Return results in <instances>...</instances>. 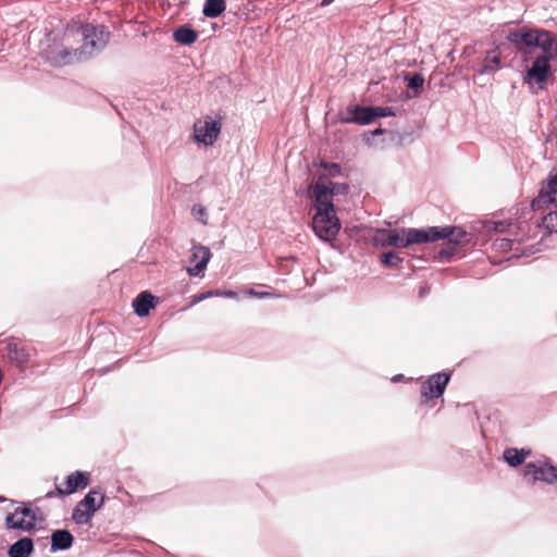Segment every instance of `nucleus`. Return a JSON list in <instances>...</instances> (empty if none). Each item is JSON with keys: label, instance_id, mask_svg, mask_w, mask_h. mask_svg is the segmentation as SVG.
<instances>
[{"label": "nucleus", "instance_id": "nucleus-1", "mask_svg": "<svg viewBox=\"0 0 557 557\" xmlns=\"http://www.w3.org/2000/svg\"><path fill=\"white\" fill-rule=\"evenodd\" d=\"M507 39L522 53L532 52L540 48L542 53L536 55L528 69L525 82L543 89L552 75L550 61L557 60V38L550 32L541 28L521 27L509 32Z\"/></svg>", "mask_w": 557, "mask_h": 557}, {"label": "nucleus", "instance_id": "nucleus-2", "mask_svg": "<svg viewBox=\"0 0 557 557\" xmlns=\"http://www.w3.org/2000/svg\"><path fill=\"white\" fill-rule=\"evenodd\" d=\"M466 232L456 226H431L426 228H377L372 237L376 247L405 248L414 244L433 243L438 239H449L458 244L466 237Z\"/></svg>", "mask_w": 557, "mask_h": 557}, {"label": "nucleus", "instance_id": "nucleus-3", "mask_svg": "<svg viewBox=\"0 0 557 557\" xmlns=\"http://www.w3.org/2000/svg\"><path fill=\"white\" fill-rule=\"evenodd\" d=\"M110 38L109 30L102 25L73 24L66 28V39L82 42L74 47L73 55L76 62L86 61L104 49Z\"/></svg>", "mask_w": 557, "mask_h": 557}, {"label": "nucleus", "instance_id": "nucleus-4", "mask_svg": "<svg viewBox=\"0 0 557 557\" xmlns=\"http://www.w3.org/2000/svg\"><path fill=\"white\" fill-rule=\"evenodd\" d=\"M73 40L66 39V30L62 38H47L46 46L41 48L42 58L53 66H64L76 62L73 55Z\"/></svg>", "mask_w": 557, "mask_h": 557}, {"label": "nucleus", "instance_id": "nucleus-5", "mask_svg": "<svg viewBox=\"0 0 557 557\" xmlns=\"http://www.w3.org/2000/svg\"><path fill=\"white\" fill-rule=\"evenodd\" d=\"M322 206V209H315L312 228L320 239L331 242L337 236L341 230V222L336 216L334 205Z\"/></svg>", "mask_w": 557, "mask_h": 557}, {"label": "nucleus", "instance_id": "nucleus-6", "mask_svg": "<svg viewBox=\"0 0 557 557\" xmlns=\"http://www.w3.org/2000/svg\"><path fill=\"white\" fill-rule=\"evenodd\" d=\"M106 496L99 490H90L85 497L78 502L72 512V519L77 524H87L92 516L104 505Z\"/></svg>", "mask_w": 557, "mask_h": 557}, {"label": "nucleus", "instance_id": "nucleus-7", "mask_svg": "<svg viewBox=\"0 0 557 557\" xmlns=\"http://www.w3.org/2000/svg\"><path fill=\"white\" fill-rule=\"evenodd\" d=\"M221 127L220 119L210 115L199 119L194 124V139L206 147L212 146L221 133Z\"/></svg>", "mask_w": 557, "mask_h": 557}, {"label": "nucleus", "instance_id": "nucleus-8", "mask_svg": "<svg viewBox=\"0 0 557 557\" xmlns=\"http://www.w3.org/2000/svg\"><path fill=\"white\" fill-rule=\"evenodd\" d=\"M523 474L525 478H531L532 483L536 481L545 482L549 485L557 483V468L548 458L528 462L524 466Z\"/></svg>", "mask_w": 557, "mask_h": 557}, {"label": "nucleus", "instance_id": "nucleus-9", "mask_svg": "<svg viewBox=\"0 0 557 557\" xmlns=\"http://www.w3.org/2000/svg\"><path fill=\"white\" fill-rule=\"evenodd\" d=\"M547 205H555L557 207V165L550 171L537 197L531 202L533 210H540Z\"/></svg>", "mask_w": 557, "mask_h": 557}, {"label": "nucleus", "instance_id": "nucleus-10", "mask_svg": "<svg viewBox=\"0 0 557 557\" xmlns=\"http://www.w3.org/2000/svg\"><path fill=\"white\" fill-rule=\"evenodd\" d=\"M448 382L449 375L446 373H436L431 375L421 385L422 397L425 399H432L442 396Z\"/></svg>", "mask_w": 557, "mask_h": 557}, {"label": "nucleus", "instance_id": "nucleus-11", "mask_svg": "<svg viewBox=\"0 0 557 557\" xmlns=\"http://www.w3.org/2000/svg\"><path fill=\"white\" fill-rule=\"evenodd\" d=\"M89 483L88 475L81 471H75L67 475L65 484L66 488L62 490L59 486H57V492H49L47 493V497H52L54 494L58 495H67L76 492L78 488H85Z\"/></svg>", "mask_w": 557, "mask_h": 557}, {"label": "nucleus", "instance_id": "nucleus-12", "mask_svg": "<svg viewBox=\"0 0 557 557\" xmlns=\"http://www.w3.org/2000/svg\"><path fill=\"white\" fill-rule=\"evenodd\" d=\"M349 114L343 117L345 123H355L359 125H368L373 122L372 107L354 106L347 109Z\"/></svg>", "mask_w": 557, "mask_h": 557}, {"label": "nucleus", "instance_id": "nucleus-13", "mask_svg": "<svg viewBox=\"0 0 557 557\" xmlns=\"http://www.w3.org/2000/svg\"><path fill=\"white\" fill-rule=\"evenodd\" d=\"M8 357L11 362L23 369L29 360V352L23 346H20L15 339L7 342Z\"/></svg>", "mask_w": 557, "mask_h": 557}, {"label": "nucleus", "instance_id": "nucleus-14", "mask_svg": "<svg viewBox=\"0 0 557 557\" xmlns=\"http://www.w3.org/2000/svg\"><path fill=\"white\" fill-rule=\"evenodd\" d=\"M37 518L30 517L29 519L24 518L17 510L14 509L12 513H9L5 518V525L8 529L29 531L36 524Z\"/></svg>", "mask_w": 557, "mask_h": 557}, {"label": "nucleus", "instance_id": "nucleus-15", "mask_svg": "<svg viewBox=\"0 0 557 557\" xmlns=\"http://www.w3.org/2000/svg\"><path fill=\"white\" fill-rule=\"evenodd\" d=\"M74 537L67 530H55L51 534V546L52 553L59 550H66L73 545Z\"/></svg>", "mask_w": 557, "mask_h": 557}, {"label": "nucleus", "instance_id": "nucleus-16", "mask_svg": "<svg viewBox=\"0 0 557 557\" xmlns=\"http://www.w3.org/2000/svg\"><path fill=\"white\" fill-rule=\"evenodd\" d=\"M312 197L314 199V208L322 209V205H333L331 201V184L330 182H318L312 187Z\"/></svg>", "mask_w": 557, "mask_h": 557}, {"label": "nucleus", "instance_id": "nucleus-17", "mask_svg": "<svg viewBox=\"0 0 557 557\" xmlns=\"http://www.w3.org/2000/svg\"><path fill=\"white\" fill-rule=\"evenodd\" d=\"M156 298L149 293V292H143L140 293L134 300H133V308L135 313L138 317H146L149 314V311L154 308Z\"/></svg>", "mask_w": 557, "mask_h": 557}, {"label": "nucleus", "instance_id": "nucleus-18", "mask_svg": "<svg viewBox=\"0 0 557 557\" xmlns=\"http://www.w3.org/2000/svg\"><path fill=\"white\" fill-rule=\"evenodd\" d=\"M500 69V52L498 49L487 51L476 72L480 75L493 74Z\"/></svg>", "mask_w": 557, "mask_h": 557}, {"label": "nucleus", "instance_id": "nucleus-19", "mask_svg": "<svg viewBox=\"0 0 557 557\" xmlns=\"http://www.w3.org/2000/svg\"><path fill=\"white\" fill-rule=\"evenodd\" d=\"M34 550L30 537H23L14 542L8 549L9 557H29Z\"/></svg>", "mask_w": 557, "mask_h": 557}, {"label": "nucleus", "instance_id": "nucleus-20", "mask_svg": "<svg viewBox=\"0 0 557 557\" xmlns=\"http://www.w3.org/2000/svg\"><path fill=\"white\" fill-rule=\"evenodd\" d=\"M531 454V450L506 448L504 450V459L511 467H518L524 462L525 458Z\"/></svg>", "mask_w": 557, "mask_h": 557}, {"label": "nucleus", "instance_id": "nucleus-21", "mask_svg": "<svg viewBox=\"0 0 557 557\" xmlns=\"http://www.w3.org/2000/svg\"><path fill=\"white\" fill-rule=\"evenodd\" d=\"M198 34L189 26H181L173 33V38L182 45H191L197 40Z\"/></svg>", "mask_w": 557, "mask_h": 557}, {"label": "nucleus", "instance_id": "nucleus-22", "mask_svg": "<svg viewBox=\"0 0 557 557\" xmlns=\"http://www.w3.org/2000/svg\"><path fill=\"white\" fill-rule=\"evenodd\" d=\"M226 9L224 0H206L202 9L205 16L214 18L221 15Z\"/></svg>", "mask_w": 557, "mask_h": 557}, {"label": "nucleus", "instance_id": "nucleus-23", "mask_svg": "<svg viewBox=\"0 0 557 557\" xmlns=\"http://www.w3.org/2000/svg\"><path fill=\"white\" fill-rule=\"evenodd\" d=\"M198 252L201 253V259L194 267L188 268L187 271L190 276H198L206 269L211 257L210 249L206 246H199Z\"/></svg>", "mask_w": 557, "mask_h": 557}, {"label": "nucleus", "instance_id": "nucleus-24", "mask_svg": "<svg viewBox=\"0 0 557 557\" xmlns=\"http://www.w3.org/2000/svg\"><path fill=\"white\" fill-rule=\"evenodd\" d=\"M406 79L408 82V88L413 90V96L420 95L423 88L424 77L419 73H414L407 75Z\"/></svg>", "mask_w": 557, "mask_h": 557}, {"label": "nucleus", "instance_id": "nucleus-25", "mask_svg": "<svg viewBox=\"0 0 557 557\" xmlns=\"http://www.w3.org/2000/svg\"><path fill=\"white\" fill-rule=\"evenodd\" d=\"M542 226L548 233H557V211H552V212L547 213L542 219Z\"/></svg>", "mask_w": 557, "mask_h": 557}, {"label": "nucleus", "instance_id": "nucleus-26", "mask_svg": "<svg viewBox=\"0 0 557 557\" xmlns=\"http://www.w3.org/2000/svg\"><path fill=\"white\" fill-rule=\"evenodd\" d=\"M382 264L386 267L396 268L403 262V258H400L398 255H396L393 251H387L382 253L380 258Z\"/></svg>", "mask_w": 557, "mask_h": 557}, {"label": "nucleus", "instance_id": "nucleus-27", "mask_svg": "<svg viewBox=\"0 0 557 557\" xmlns=\"http://www.w3.org/2000/svg\"><path fill=\"white\" fill-rule=\"evenodd\" d=\"M373 110V121L376 117H386V116H394L395 111L391 107H372Z\"/></svg>", "mask_w": 557, "mask_h": 557}, {"label": "nucleus", "instance_id": "nucleus-28", "mask_svg": "<svg viewBox=\"0 0 557 557\" xmlns=\"http://www.w3.org/2000/svg\"><path fill=\"white\" fill-rule=\"evenodd\" d=\"M515 242L508 238L496 239L494 246L502 251L512 250Z\"/></svg>", "mask_w": 557, "mask_h": 557}, {"label": "nucleus", "instance_id": "nucleus-29", "mask_svg": "<svg viewBox=\"0 0 557 557\" xmlns=\"http://www.w3.org/2000/svg\"><path fill=\"white\" fill-rule=\"evenodd\" d=\"M330 184H331V196L345 195L348 191L347 184L333 183V182H330Z\"/></svg>", "mask_w": 557, "mask_h": 557}, {"label": "nucleus", "instance_id": "nucleus-30", "mask_svg": "<svg viewBox=\"0 0 557 557\" xmlns=\"http://www.w3.org/2000/svg\"><path fill=\"white\" fill-rule=\"evenodd\" d=\"M246 294L249 295L250 297H255V298H259V299L278 297L275 293H272V292H257L255 289H248L246 292Z\"/></svg>", "mask_w": 557, "mask_h": 557}, {"label": "nucleus", "instance_id": "nucleus-31", "mask_svg": "<svg viewBox=\"0 0 557 557\" xmlns=\"http://www.w3.org/2000/svg\"><path fill=\"white\" fill-rule=\"evenodd\" d=\"M15 510H17L20 512V515H22L26 519H29L30 517L37 518L35 511L33 509H30L28 506H26L25 504L18 505L15 508Z\"/></svg>", "mask_w": 557, "mask_h": 557}, {"label": "nucleus", "instance_id": "nucleus-32", "mask_svg": "<svg viewBox=\"0 0 557 557\" xmlns=\"http://www.w3.org/2000/svg\"><path fill=\"white\" fill-rule=\"evenodd\" d=\"M220 295H222V292H221V290H219V289H215V290H209V292H207V293H202V294H200V295L196 296V297L194 298V300H193V304H197V302L202 301V300H205V299H207V298H209V297H212V296H220Z\"/></svg>", "mask_w": 557, "mask_h": 557}, {"label": "nucleus", "instance_id": "nucleus-33", "mask_svg": "<svg viewBox=\"0 0 557 557\" xmlns=\"http://www.w3.org/2000/svg\"><path fill=\"white\" fill-rule=\"evenodd\" d=\"M322 165L331 176H336L341 173V166L336 163H323Z\"/></svg>", "mask_w": 557, "mask_h": 557}, {"label": "nucleus", "instance_id": "nucleus-34", "mask_svg": "<svg viewBox=\"0 0 557 557\" xmlns=\"http://www.w3.org/2000/svg\"><path fill=\"white\" fill-rule=\"evenodd\" d=\"M199 246L200 245L194 246V248H193V253H191V260L193 261H199L201 259V253L198 252Z\"/></svg>", "mask_w": 557, "mask_h": 557}, {"label": "nucleus", "instance_id": "nucleus-35", "mask_svg": "<svg viewBox=\"0 0 557 557\" xmlns=\"http://www.w3.org/2000/svg\"><path fill=\"white\" fill-rule=\"evenodd\" d=\"M193 213L194 214H199L201 216H206L207 215L206 209L203 207H201V206H195L193 208Z\"/></svg>", "mask_w": 557, "mask_h": 557}, {"label": "nucleus", "instance_id": "nucleus-36", "mask_svg": "<svg viewBox=\"0 0 557 557\" xmlns=\"http://www.w3.org/2000/svg\"><path fill=\"white\" fill-rule=\"evenodd\" d=\"M221 296L226 297V298H236L237 294L233 290H227V292H222Z\"/></svg>", "mask_w": 557, "mask_h": 557}, {"label": "nucleus", "instance_id": "nucleus-37", "mask_svg": "<svg viewBox=\"0 0 557 557\" xmlns=\"http://www.w3.org/2000/svg\"><path fill=\"white\" fill-rule=\"evenodd\" d=\"M505 228V224L503 222L495 223V231L503 232Z\"/></svg>", "mask_w": 557, "mask_h": 557}, {"label": "nucleus", "instance_id": "nucleus-38", "mask_svg": "<svg viewBox=\"0 0 557 557\" xmlns=\"http://www.w3.org/2000/svg\"><path fill=\"white\" fill-rule=\"evenodd\" d=\"M333 1H334V0H322L321 5H322V7L329 5V4H331Z\"/></svg>", "mask_w": 557, "mask_h": 557}, {"label": "nucleus", "instance_id": "nucleus-39", "mask_svg": "<svg viewBox=\"0 0 557 557\" xmlns=\"http://www.w3.org/2000/svg\"><path fill=\"white\" fill-rule=\"evenodd\" d=\"M382 133H383V131H382L381 128H377V129H375V131L373 132V134H374V135H380V134H382Z\"/></svg>", "mask_w": 557, "mask_h": 557}, {"label": "nucleus", "instance_id": "nucleus-40", "mask_svg": "<svg viewBox=\"0 0 557 557\" xmlns=\"http://www.w3.org/2000/svg\"><path fill=\"white\" fill-rule=\"evenodd\" d=\"M401 376H403L401 374H398V375H396V376H394V377H393V381H395V382H396V381H399V380L401 379Z\"/></svg>", "mask_w": 557, "mask_h": 557}, {"label": "nucleus", "instance_id": "nucleus-41", "mask_svg": "<svg viewBox=\"0 0 557 557\" xmlns=\"http://www.w3.org/2000/svg\"><path fill=\"white\" fill-rule=\"evenodd\" d=\"M4 500V498L0 497V502Z\"/></svg>", "mask_w": 557, "mask_h": 557}]
</instances>
